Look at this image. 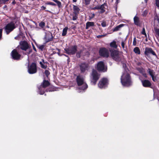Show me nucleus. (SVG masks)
Masks as SVG:
<instances>
[{"instance_id":"nucleus-1","label":"nucleus","mask_w":159,"mask_h":159,"mask_svg":"<svg viewBox=\"0 0 159 159\" xmlns=\"http://www.w3.org/2000/svg\"><path fill=\"white\" fill-rule=\"evenodd\" d=\"M121 82L125 86L129 87L131 85V77L128 72H124L121 77Z\"/></svg>"},{"instance_id":"nucleus-2","label":"nucleus","mask_w":159,"mask_h":159,"mask_svg":"<svg viewBox=\"0 0 159 159\" xmlns=\"http://www.w3.org/2000/svg\"><path fill=\"white\" fill-rule=\"evenodd\" d=\"M100 76V74L98 73L96 70L93 69L90 76L91 83L95 85L99 79Z\"/></svg>"},{"instance_id":"nucleus-3","label":"nucleus","mask_w":159,"mask_h":159,"mask_svg":"<svg viewBox=\"0 0 159 159\" xmlns=\"http://www.w3.org/2000/svg\"><path fill=\"white\" fill-rule=\"evenodd\" d=\"M48 80H44L41 84L38 87L39 92L40 95L43 94L46 91L45 89L50 85Z\"/></svg>"},{"instance_id":"nucleus-4","label":"nucleus","mask_w":159,"mask_h":159,"mask_svg":"<svg viewBox=\"0 0 159 159\" xmlns=\"http://www.w3.org/2000/svg\"><path fill=\"white\" fill-rule=\"evenodd\" d=\"M84 79L82 77L79 75L77 76L76 78V81L77 84L78 86H82L79 87V89L80 90H84L88 88V85L87 84H84Z\"/></svg>"},{"instance_id":"nucleus-5","label":"nucleus","mask_w":159,"mask_h":159,"mask_svg":"<svg viewBox=\"0 0 159 159\" xmlns=\"http://www.w3.org/2000/svg\"><path fill=\"white\" fill-rule=\"evenodd\" d=\"M64 50L67 54L73 55L76 53L77 51V46L76 45H72L68 48H66Z\"/></svg>"},{"instance_id":"nucleus-6","label":"nucleus","mask_w":159,"mask_h":159,"mask_svg":"<svg viewBox=\"0 0 159 159\" xmlns=\"http://www.w3.org/2000/svg\"><path fill=\"white\" fill-rule=\"evenodd\" d=\"M16 28L14 21H11L7 24L5 27V30L7 34H8Z\"/></svg>"},{"instance_id":"nucleus-7","label":"nucleus","mask_w":159,"mask_h":159,"mask_svg":"<svg viewBox=\"0 0 159 159\" xmlns=\"http://www.w3.org/2000/svg\"><path fill=\"white\" fill-rule=\"evenodd\" d=\"M37 66L36 63L32 62L28 67V71L30 74H33L36 73L37 72Z\"/></svg>"},{"instance_id":"nucleus-8","label":"nucleus","mask_w":159,"mask_h":159,"mask_svg":"<svg viewBox=\"0 0 159 159\" xmlns=\"http://www.w3.org/2000/svg\"><path fill=\"white\" fill-rule=\"evenodd\" d=\"M144 54L145 56L148 57H149L150 55H151L157 58V55L155 52L152 48L150 47H147L145 48Z\"/></svg>"},{"instance_id":"nucleus-9","label":"nucleus","mask_w":159,"mask_h":159,"mask_svg":"<svg viewBox=\"0 0 159 159\" xmlns=\"http://www.w3.org/2000/svg\"><path fill=\"white\" fill-rule=\"evenodd\" d=\"M110 51L111 56L114 60L118 62L121 61V58L119 56V54L118 51L114 50Z\"/></svg>"},{"instance_id":"nucleus-10","label":"nucleus","mask_w":159,"mask_h":159,"mask_svg":"<svg viewBox=\"0 0 159 159\" xmlns=\"http://www.w3.org/2000/svg\"><path fill=\"white\" fill-rule=\"evenodd\" d=\"M96 68L99 72H105L107 70V67H105L104 62L102 61H100L98 62Z\"/></svg>"},{"instance_id":"nucleus-11","label":"nucleus","mask_w":159,"mask_h":159,"mask_svg":"<svg viewBox=\"0 0 159 159\" xmlns=\"http://www.w3.org/2000/svg\"><path fill=\"white\" fill-rule=\"evenodd\" d=\"M31 48L30 44L25 40L21 41L20 43V48L22 50L26 51Z\"/></svg>"},{"instance_id":"nucleus-12","label":"nucleus","mask_w":159,"mask_h":159,"mask_svg":"<svg viewBox=\"0 0 159 159\" xmlns=\"http://www.w3.org/2000/svg\"><path fill=\"white\" fill-rule=\"evenodd\" d=\"M11 55L12 59L15 60H19L21 57L16 49H14L11 52Z\"/></svg>"},{"instance_id":"nucleus-13","label":"nucleus","mask_w":159,"mask_h":159,"mask_svg":"<svg viewBox=\"0 0 159 159\" xmlns=\"http://www.w3.org/2000/svg\"><path fill=\"white\" fill-rule=\"evenodd\" d=\"M100 55L103 57H108L109 56V53L108 49L105 48H101L99 50Z\"/></svg>"},{"instance_id":"nucleus-14","label":"nucleus","mask_w":159,"mask_h":159,"mask_svg":"<svg viewBox=\"0 0 159 159\" xmlns=\"http://www.w3.org/2000/svg\"><path fill=\"white\" fill-rule=\"evenodd\" d=\"M108 80L106 78H103L99 81L98 86L100 88H105L108 84Z\"/></svg>"},{"instance_id":"nucleus-15","label":"nucleus","mask_w":159,"mask_h":159,"mask_svg":"<svg viewBox=\"0 0 159 159\" xmlns=\"http://www.w3.org/2000/svg\"><path fill=\"white\" fill-rule=\"evenodd\" d=\"M81 73H84L86 70H88L89 65L85 63H82L79 65Z\"/></svg>"},{"instance_id":"nucleus-16","label":"nucleus","mask_w":159,"mask_h":159,"mask_svg":"<svg viewBox=\"0 0 159 159\" xmlns=\"http://www.w3.org/2000/svg\"><path fill=\"white\" fill-rule=\"evenodd\" d=\"M44 39L46 43L52 41L53 40V37L52 33L50 31L46 33L44 37Z\"/></svg>"},{"instance_id":"nucleus-17","label":"nucleus","mask_w":159,"mask_h":159,"mask_svg":"<svg viewBox=\"0 0 159 159\" xmlns=\"http://www.w3.org/2000/svg\"><path fill=\"white\" fill-rule=\"evenodd\" d=\"M141 82L143 87L145 88L151 87L152 84L149 80H141Z\"/></svg>"},{"instance_id":"nucleus-18","label":"nucleus","mask_w":159,"mask_h":159,"mask_svg":"<svg viewBox=\"0 0 159 159\" xmlns=\"http://www.w3.org/2000/svg\"><path fill=\"white\" fill-rule=\"evenodd\" d=\"M137 70L145 78H147V75L146 73V70L144 69L142 67H139L137 68Z\"/></svg>"},{"instance_id":"nucleus-19","label":"nucleus","mask_w":159,"mask_h":159,"mask_svg":"<svg viewBox=\"0 0 159 159\" xmlns=\"http://www.w3.org/2000/svg\"><path fill=\"white\" fill-rule=\"evenodd\" d=\"M84 50L83 49H81L80 51L76 52V56L77 58H80L81 56H85L86 54L83 52Z\"/></svg>"},{"instance_id":"nucleus-20","label":"nucleus","mask_w":159,"mask_h":159,"mask_svg":"<svg viewBox=\"0 0 159 159\" xmlns=\"http://www.w3.org/2000/svg\"><path fill=\"white\" fill-rule=\"evenodd\" d=\"M107 6V5L106 3H104L103 4L101 5H99V8L101 10V11L99 12V13L101 14L104 13L105 11L106 8L105 6Z\"/></svg>"},{"instance_id":"nucleus-21","label":"nucleus","mask_w":159,"mask_h":159,"mask_svg":"<svg viewBox=\"0 0 159 159\" xmlns=\"http://www.w3.org/2000/svg\"><path fill=\"white\" fill-rule=\"evenodd\" d=\"M134 23L135 25L138 26H140L139 18L138 17L135 16L134 18Z\"/></svg>"},{"instance_id":"nucleus-22","label":"nucleus","mask_w":159,"mask_h":159,"mask_svg":"<svg viewBox=\"0 0 159 159\" xmlns=\"http://www.w3.org/2000/svg\"><path fill=\"white\" fill-rule=\"evenodd\" d=\"M73 10L74 11L73 12V14H79L80 9L78 6L73 5Z\"/></svg>"},{"instance_id":"nucleus-23","label":"nucleus","mask_w":159,"mask_h":159,"mask_svg":"<svg viewBox=\"0 0 159 159\" xmlns=\"http://www.w3.org/2000/svg\"><path fill=\"white\" fill-rule=\"evenodd\" d=\"M41 60L42 61H40L39 63L42 68L45 69L47 67V66L46 65H44V64L47 63L48 62H45L43 59H42Z\"/></svg>"},{"instance_id":"nucleus-24","label":"nucleus","mask_w":159,"mask_h":159,"mask_svg":"<svg viewBox=\"0 0 159 159\" xmlns=\"http://www.w3.org/2000/svg\"><path fill=\"white\" fill-rule=\"evenodd\" d=\"M94 25V23L93 22H87L86 23V29H88L91 26H93Z\"/></svg>"},{"instance_id":"nucleus-25","label":"nucleus","mask_w":159,"mask_h":159,"mask_svg":"<svg viewBox=\"0 0 159 159\" xmlns=\"http://www.w3.org/2000/svg\"><path fill=\"white\" fill-rule=\"evenodd\" d=\"M124 25L123 24H121L117 26L112 29L113 32H116L119 30L120 28L123 27Z\"/></svg>"},{"instance_id":"nucleus-26","label":"nucleus","mask_w":159,"mask_h":159,"mask_svg":"<svg viewBox=\"0 0 159 159\" xmlns=\"http://www.w3.org/2000/svg\"><path fill=\"white\" fill-rule=\"evenodd\" d=\"M133 51L136 54L139 55L141 53L140 49L138 47H136L134 48Z\"/></svg>"},{"instance_id":"nucleus-27","label":"nucleus","mask_w":159,"mask_h":159,"mask_svg":"<svg viewBox=\"0 0 159 159\" xmlns=\"http://www.w3.org/2000/svg\"><path fill=\"white\" fill-rule=\"evenodd\" d=\"M147 71L151 77L153 76V75H154L155 74V72L154 70L152 69H150V68H148L147 70Z\"/></svg>"},{"instance_id":"nucleus-28","label":"nucleus","mask_w":159,"mask_h":159,"mask_svg":"<svg viewBox=\"0 0 159 159\" xmlns=\"http://www.w3.org/2000/svg\"><path fill=\"white\" fill-rule=\"evenodd\" d=\"M110 46L114 48H116L117 47V45L116 44V42L115 41H113L110 43Z\"/></svg>"},{"instance_id":"nucleus-29","label":"nucleus","mask_w":159,"mask_h":159,"mask_svg":"<svg viewBox=\"0 0 159 159\" xmlns=\"http://www.w3.org/2000/svg\"><path fill=\"white\" fill-rule=\"evenodd\" d=\"M68 29V27H65L63 29L62 34V36H65L66 35Z\"/></svg>"},{"instance_id":"nucleus-30","label":"nucleus","mask_w":159,"mask_h":159,"mask_svg":"<svg viewBox=\"0 0 159 159\" xmlns=\"http://www.w3.org/2000/svg\"><path fill=\"white\" fill-rule=\"evenodd\" d=\"M121 62L122 64L123 67L125 70V72H127V71H129L128 69L127 68L126 64L124 63L123 61H122Z\"/></svg>"},{"instance_id":"nucleus-31","label":"nucleus","mask_w":159,"mask_h":159,"mask_svg":"<svg viewBox=\"0 0 159 159\" xmlns=\"http://www.w3.org/2000/svg\"><path fill=\"white\" fill-rule=\"evenodd\" d=\"M55 90V88L53 86H51L49 87L48 89H47L46 90V91L47 92H52Z\"/></svg>"},{"instance_id":"nucleus-32","label":"nucleus","mask_w":159,"mask_h":159,"mask_svg":"<svg viewBox=\"0 0 159 159\" xmlns=\"http://www.w3.org/2000/svg\"><path fill=\"white\" fill-rule=\"evenodd\" d=\"M45 25V23L43 21H42L39 23V25L41 28H43L44 27Z\"/></svg>"},{"instance_id":"nucleus-33","label":"nucleus","mask_w":159,"mask_h":159,"mask_svg":"<svg viewBox=\"0 0 159 159\" xmlns=\"http://www.w3.org/2000/svg\"><path fill=\"white\" fill-rule=\"evenodd\" d=\"M41 10H45L46 12H48L49 13H51V11L49 10H45L46 8L45 7L43 6L41 7Z\"/></svg>"},{"instance_id":"nucleus-34","label":"nucleus","mask_w":159,"mask_h":159,"mask_svg":"<svg viewBox=\"0 0 159 159\" xmlns=\"http://www.w3.org/2000/svg\"><path fill=\"white\" fill-rule=\"evenodd\" d=\"M154 30L156 33V34L159 36V29H157V28H154Z\"/></svg>"},{"instance_id":"nucleus-35","label":"nucleus","mask_w":159,"mask_h":159,"mask_svg":"<svg viewBox=\"0 0 159 159\" xmlns=\"http://www.w3.org/2000/svg\"><path fill=\"white\" fill-rule=\"evenodd\" d=\"M74 15L72 18V20H76L78 18V14H73Z\"/></svg>"},{"instance_id":"nucleus-36","label":"nucleus","mask_w":159,"mask_h":159,"mask_svg":"<svg viewBox=\"0 0 159 159\" xmlns=\"http://www.w3.org/2000/svg\"><path fill=\"white\" fill-rule=\"evenodd\" d=\"M44 74L47 77H48L50 74V72L48 70H46L44 71Z\"/></svg>"},{"instance_id":"nucleus-37","label":"nucleus","mask_w":159,"mask_h":159,"mask_svg":"<svg viewBox=\"0 0 159 159\" xmlns=\"http://www.w3.org/2000/svg\"><path fill=\"white\" fill-rule=\"evenodd\" d=\"M45 46V45H40L39 47H38V48L40 49L41 51H43V49Z\"/></svg>"},{"instance_id":"nucleus-38","label":"nucleus","mask_w":159,"mask_h":159,"mask_svg":"<svg viewBox=\"0 0 159 159\" xmlns=\"http://www.w3.org/2000/svg\"><path fill=\"white\" fill-rule=\"evenodd\" d=\"M46 4L47 5H51L53 6H56V4L51 2H48Z\"/></svg>"},{"instance_id":"nucleus-39","label":"nucleus","mask_w":159,"mask_h":159,"mask_svg":"<svg viewBox=\"0 0 159 159\" xmlns=\"http://www.w3.org/2000/svg\"><path fill=\"white\" fill-rule=\"evenodd\" d=\"M91 9L92 10H99L100 9L99 5H98L94 7L91 8Z\"/></svg>"},{"instance_id":"nucleus-40","label":"nucleus","mask_w":159,"mask_h":159,"mask_svg":"<svg viewBox=\"0 0 159 159\" xmlns=\"http://www.w3.org/2000/svg\"><path fill=\"white\" fill-rule=\"evenodd\" d=\"M137 43H136V37H134V38L133 43V46H136V45Z\"/></svg>"},{"instance_id":"nucleus-41","label":"nucleus","mask_w":159,"mask_h":159,"mask_svg":"<svg viewBox=\"0 0 159 159\" xmlns=\"http://www.w3.org/2000/svg\"><path fill=\"white\" fill-rule=\"evenodd\" d=\"M151 77L152 78V80L154 82H156L157 80L156 77L154 76V75H153V76H152Z\"/></svg>"},{"instance_id":"nucleus-42","label":"nucleus","mask_w":159,"mask_h":159,"mask_svg":"<svg viewBox=\"0 0 159 159\" xmlns=\"http://www.w3.org/2000/svg\"><path fill=\"white\" fill-rule=\"evenodd\" d=\"M147 13H148L147 11L145 10L143 12L142 14V15L143 16H146V15H147Z\"/></svg>"},{"instance_id":"nucleus-43","label":"nucleus","mask_w":159,"mask_h":159,"mask_svg":"<svg viewBox=\"0 0 159 159\" xmlns=\"http://www.w3.org/2000/svg\"><path fill=\"white\" fill-rule=\"evenodd\" d=\"M91 0H84L85 4L86 5H88L90 3Z\"/></svg>"},{"instance_id":"nucleus-44","label":"nucleus","mask_w":159,"mask_h":159,"mask_svg":"<svg viewBox=\"0 0 159 159\" xmlns=\"http://www.w3.org/2000/svg\"><path fill=\"white\" fill-rule=\"evenodd\" d=\"M106 34H103V35H98L97 36V38H101L102 37H105L106 36Z\"/></svg>"},{"instance_id":"nucleus-45","label":"nucleus","mask_w":159,"mask_h":159,"mask_svg":"<svg viewBox=\"0 0 159 159\" xmlns=\"http://www.w3.org/2000/svg\"><path fill=\"white\" fill-rule=\"evenodd\" d=\"M154 19L155 20H157L158 22L159 21V17L157 14L155 16Z\"/></svg>"},{"instance_id":"nucleus-46","label":"nucleus","mask_w":159,"mask_h":159,"mask_svg":"<svg viewBox=\"0 0 159 159\" xmlns=\"http://www.w3.org/2000/svg\"><path fill=\"white\" fill-rule=\"evenodd\" d=\"M101 25L103 27H105L106 26V22H103L101 23Z\"/></svg>"},{"instance_id":"nucleus-47","label":"nucleus","mask_w":159,"mask_h":159,"mask_svg":"<svg viewBox=\"0 0 159 159\" xmlns=\"http://www.w3.org/2000/svg\"><path fill=\"white\" fill-rule=\"evenodd\" d=\"M144 27L143 28L141 32V34H145L146 33Z\"/></svg>"},{"instance_id":"nucleus-48","label":"nucleus","mask_w":159,"mask_h":159,"mask_svg":"<svg viewBox=\"0 0 159 159\" xmlns=\"http://www.w3.org/2000/svg\"><path fill=\"white\" fill-rule=\"evenodd\" d=\"M156 6L159 7V0H156Z\"/></svg>"},{"instance_id":"nucleus-49","label":"nucleus","mask_w":159,"mask_h":159,"mask_svg":"<svg viewBox=\"0 0 159 159\" xmlns=\"http://www.w3.org/2000/svg\"><path fill=\"white\" fill-rule=\"evenodd\" d=\"M56 50H57L58 52H57V54H58V55L59 56H61V55L60 54V49H58V48H56Z\"/></svg>"},{"instance_id":"nucleus-50","label":"nucleus","mask_w":159,"mask_h":159,"mask_svg":"<svg viewBox=\"0 0 159 159\" xmlns=\"http://www.w3.org/2000/svg\"><path fill=\"white\" fill-rule=\"evenodd\" d=\"M9 0H0L1 2H2V3L5 4V3L8 1Z\"/></svg>"},{"instance_id":"nucleus-51","label":"nucleus","mask_w":159,"mask_h":159,"mask_svg":"<svg viewBox=\"0 0 159 159\" xmlns=\"http://www.w3.org/2000/svg\"><path fill=\"white\" fill-rule=\"evenodd\" d=\"M2 29H0V39H1L2 38Z\"/></svg>"},{"instance_id":"nucleus-52","label":"nucleus","mask_w":159,"mask_h":159,"mask_svg":"<svg viewBox=\"0 0 159 159\" xmlns=\"http://www.w3.org/2000/svg\"><path fill=\"white\" fill-rule=\"evenodd\" d=\"M125 43H124V41L123 40L121 42V46L123 49H124L125 48Z\"/></svg>"},{"instance_id":"nucleus-53","label":"nucleus","mask_w":159,"mask_h":159,"mask_svg":"<svg viewBox=\"0 0 159 159\" xmlns=\"http://www.w3.org/2000/svg\"><path fill=\"white\" fill-rule=\"evenodd\" d=\"M32 46L33 48V49L36 52H37L36 49L34 45V44L33 43H32Z\"/></svg>"},{"instance_id":"nucleus-54","label":"nucleus","mask_w":159,"mask_h":159,"mask_svg":"<svg viewBox=\"0 0 159 159\" xmlns=\"http://www.w3.org/2000/svg\"><path fill=\"white\" fill-rule=\"evenodd\" d=\"M20 36L19 35L15 37L14 39H15L16 40H19V39H20Z\"/></svg>"},{"instance_id":"nucleus-55","label":"nucleus","mask_w":159,"mask_h":159,"mask_svg":"<svg viewBox=\"0 0 159 159\" xmlns=\"http://www.w3.org/2000/svg\"><path fill=\"white\" fill-rule=\"evenodd\" d=\"M95 16V15L93 13L92 14V16L90 17L89 20H90L91 19H92Z\"/></svg>"},{"instance_id":"nucleus-56","label":"nucleus","mask_w":159,"mask_h":159,"mask_svg":"<svg viewBox=\"0 0 159 159\" xmlns=\"http://www.w3.org/2000/svg\"><path fill=\"white\" fill-rule=\"evenodd\" d=\"M67 60V61H68V62H69L70 61V57H68V58Z\"/></svg>"},{"instance_id":"nucleus-57","label":"nucleus","mask_w":159,"mask_h":159,"mask_svg":"<svg viewBox=\"0 0 159 159\" xmlns=\"http://www.w3.org/2000/svg\"><path fill=\"white\" fill-rule=\"evenodd\" d=\"M12 3L13 4H15L16 3V2L14 0L12 2Z\"/></svg>"},{"instance_id":"nucleus-58","label":"nucleus","mask_w":159,"mask_h":159,"mask_svg":"<svg viewBox=\"0 0 159 159\" xmlns=\"http://www.w3.org/2000/svg\"><path fill=\"white\" fill-rule=\"evenodd\" d=\"M63 55H64V56H66V57H67L68 58V57H69L67 55H66L64 54Z\"/></svg>"},{"instance_id":"nucleus-59","label":"nucleus","mask_w":159,"mask_h":159,"mask_svg":"<svg viewBox=\"0 0 159 159\" xmlns=\"http://www.w3.org/2000/svg\"><path fill=\"white\" fill-rule=\"evenodd\" d=\"M77 0H73V1L74 2H76Z\"/></svg>"},{"instance_id":"nucleus-60","label":"nucleus","mask_w":159,"mask_h":159,"mask_svg":"<svg viewBox=\"0 0 159 159\" xmlns=\"http://www.w3.org/2000/svg\"><path fill=\"white\" fill-rule=\"evenodd\" d=\"M57 53V52H55V51H53V54H55V53Z\"/></svg>"},{"instance_id":"nucleus-61","label":"nucleus","mask_w":159,"mask_h":159,"mask_svg":"<svg viewBox=\"0 0 159 159\" xmlns=\"http://www.w3.org/2000/svg\"><path fill=\"white\" fill-rule=\"evenodd\" d=\"M119 0H116V3H118V1H119Z\"/></svg>"},{"instance_id":"nucleus-62","label":"nucleus","mask_w":159,"mask_h":159,"mask_svg":"<svg viewBox=\"0 0 159 159\" xmlns=\"http://www.w3.org/2000/svg\"><path fill=\"white\" fill-rule=\"evenodd\" d=\"M144 35H145V36L146 37H147V35L146 33H145V34H144Z\"/></svg>"},{"instance_id":"nucleus-63","label":"nucleus","mask_w":159,"mask_h":159,"mask_svg":"<svg viewBox=\"0 0 159 159\" xmlns=\"http://www.w3.org/2000/svg\"><path fill=\"white\" fill-rule=\"evenodd\" d=\"M32 52V50L31 49L30 51H29V54L30 53V52Z\"/></svg>"},{"instance_id":"nucleus-64","label":"nucleus","mask_w":159,"mask_h":159,"mask_svg":"<svg viewBox=\"0 0 159 159\" xmlns=\"http://www.w3.org/2000/svg\"><path fill=\"white\" fill-rule=\"evenodd\" d=\"M145 0V2L146 3H147V1H148V0Z\"/></svg>"}]
</instances>
